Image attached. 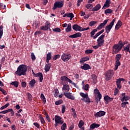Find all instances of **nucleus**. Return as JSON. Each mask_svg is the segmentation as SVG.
<instances>
[{"label": "nucleus", "instance_id": "nucleus-39", "mask_svg": "<svg viewBox=\"0 0 130 130\" xmlns=\"http://www.w3.org/2000/svg\"><path fill=\"white\" fill-rule=\"evenodd\" d=\"M113 11L112 9H108L105 11V14L107 15V14H112Z\"/></svg>", "mask_w": 130, "mask_h": 130}, {"label": "nucleus", "instance_id": "nucleus-1", "mask_svg": "<svg viewBox=\"0 0 130 130\" xmlns=\"http://www.w3.org/2000/svg\"><path fill=\"white\" fill-rule=\"evenodd\" d=\"M27 72V66L25 64L20 65L17 71L15 72V74L20 77V76H25Z\"/></svg>", "mask_w": 130, "mask_h": 130}, {"label": "nucleus", "instance_id": "nucleus-31", "mask_svg": "<svg viewBox=\"0 0 130 130\" xmlns=\"http://www.w3.org/2000/svg\"><path fill=\"white\" fill-rule=\"evenodd\" d=\"M104 31H105L104 29H102V30H101L100 31L98 32L96 34H95L93 36V39H96V38H97V37H98V36H100V35H101V34H102V33H103L104 32Z\"/></svg>", "mask_w": 130, "mask_h": 130}, {"label": "nucleus", "instance_id": "nucleus-28", "mask_svg": "<svg viewBox=\"0 0 130 130\" xmlns=\"http://www.w3.org/2000/svg\"><path fill=\"white\" fill-rule=\"evenodd\" d=\"M128 42L127 41H124L123 43L121 42V41H120L118 43L119 46H120V47L122 49V47L125 45V44H127Z\"/></svg>", "mask_w": 130, "mask_h": 130}, {"label": "nucleus", "instance_id": "nucleus-17", "mask_svg": "<svg viewBox=\"0 0 130 130\" xmlns=\"http://www.w3.org/2000/svg\"><path fill=\"white\" fill-rule=\"evenodd\" d=\"M72 29H73V30L75 31H79L80 32L81 29H82V27L75 23L73 25Z\"/></svg>", "mask_w": 130, "mask_h": 130}, {"label": "nucleus", "instance_id": "nucleus-2", "mask_svg": "<svg viewBox=\"0 0 130 130\" xmlns=\"http://www.w3.org/2000/svg\"><path fill=\"white\" fill-rule=\"evenodd\" d=\"M64 2L63 1H57L54 4V6L52 8L53 11L56 10V9H61L63 7Z\"/></svg>", "mask_w": 130, "mask_h": 130}, {"label": "nucleus", "instance_id": "nucleus-23", "mask_svg": "<svg viewBox=\"0 0 130 130\" xmlns=\"http://www.w3.org/2000/svg\"><path fill=\"white\" fill-rule=\"evenodd\" d=\"M100 126V124L93 123L90 125V128L94 129V128H98Z\"/></svg>", "mask_w": 130, "mask_h": 130}, {"label": "nucleus", "instance_id": "nucleus-26", "mask_svg": "<svg viewBox=\"0 0 130 130\" xmlns=\"http://www.w3.org/2000/svg\"><path fill=\"white\" fill-rule=\"evenodd\" d=\"M110 6V0H106L105 3L104 5V6L103 7V9H106L107 8L109 7Z\"/></svg>", "mask_w": 130, "mask_h": 130}, {"label": "nucleus", "instance_id": "nucleus-8", "mask_svg": "<svg viewBox=\"0 0 130 130\" xmlns=\"http://www.w3.org/2000/svg\"><path fill=\"white\" fill-rule=\"evenodd\" d=\"M71 54L70 53H63L61 55V59L63 61H68L71 59Z\"/></svg>", "mask_w": 130, "mask_h": 130}, {"label": "nucleus", "instance_id": "nucleus-22", "mask_svg": "<svg viewBox=\"0 0 130 130\" xmlns=\"http://www.w3.org/2000/svg\"><path fill=\"white\" fill-rule=\"evenodd\" d=\"M101 9V5L100 4L96 5L92 9V12H95L97 11H99V10Z\"/></svg>", "mask_w": 130, "mask_h": 130}, {"label": "nucleus", "instance_id": "nucleus-13", "mask_svg": "<svg viewBox=\"0 0 130 130\" xmlns=\"http://www.w3.org/2000/svg\"><path fill=\"white\" fill-rule=\"evenodd\" d=\"M106 114V112H105V111H100L94 114V116H95V117H102V116H104Z\"/></svg>", "mask_w": 130, "mask_h": 130}, {"label": "nucleus", "instance_id": "nucleus-46", "mask_svg": "<svg viewBox=\"0 0 130 130\" xmlns=\"http://www.w3.org/2000/svg\"><path fill=\"white\" fill-rule=\"evenodd\" d=\"M85 8L87 9H93V4H88L85 6Z\"/></svg>", "mask_w": 130, "mask_h": 130}, {"label": "nucleus", "instance_id": "nucleus-6", "mask_svg": "<svg viewBox=\"0 0 130 130\" xmlns=\"http://www.w3.org/2000/svg\"><path fill=\"white\" fill-rule=\"evenodd\" d=\"M115 22V18L113 19L112 22H111L109 25L106 26L105 28L106 33H107V34H109V32H110L111 29H112V27H113V25H114Z\"/></svg>", "mask_w": 130, "mask_h": 130}, {"label": "nucleus", "instance_id": "nucleus-57", "mask_svg": "<svg viewBox=\"0 0 130 130\" xmlns=\"http://www.w3.org/2000/svg\"><path fill=\"white\" fill-rule=\"evenodd\" d=\"M92 52H93V50H91V49H87V50H86L85 51V53L86 54H89V53H92Z\"/></svg>", "mask_w": 130, "mask_h": 130}, {"label": "nucleus", "instance_id": "nucleus-52", "mask_svg": "<svg viewBox=\"0 0 130 130\" xmlns=\"http://www.w3.org/2000/svg\"><path fill=\"white\" fill-rule=\"evenodd\" d=\"M60 57V55L59 54H57L56 55H54L53 57V60H56V59L59 58Z\"/></svg>", "mask_w": 130, "mask_h": 130}, {"label": "nucleus", "instance_id": "nucleus-45", "mask_svg": "<svg viewBox=\"0 0 130 130\" xmlns=\"http://www.w3.org/2000/svg\"><path fill=\"white\" fill-rule=\"evenodd\" d=\"M84 124H85V122H84V121H83V120H81L79 122L78 127H82V126H83Z\"/></svg>", "mask_w": 130, "mask_h": 130}, {"label": "nucleus", "instance_id": "nucleus-38", "mask_svg": "<svg viewBox=\"0 0 130 130\" xmlns=\"http://www.w3.org/2000/svg\"><path fill=\"white\" fill-rule=\"evenodd\" d=\"M3 34H4V26L1 25L0 26V39H2Z\"/></svg>", "mask_w": 130, "mask_h": 130}, {"label": "nucleus", "instance_id": "nucleus-7", "mask_svg": "<svg viewBox=\"0 0 130 130\" xmlns=\"http://www.w3.org/2000/svg\"><path fill=\"white\" fill-rule=\"evenodd\" d=\"M113 54H116L121 50V48L118 44H114L113 46Z\"/></svg>", "mask_w": 130, "mask_h": 130}, {"label": "nucleus", "instance_id": "nucleus-37", "mask_svg": "<svg viewBox=\"0 0 130 130\" xmlns=\"http://www.w3.org/2000/svg\"><path fill=\"white\" fill-rule=\"evenodd\" d=\"M40 98L41 99H42L43 102H44V104H45V103H46V98H45V96H44L43 93L41 94Z\"/></svg>", "mask_w": 130, "mask_h": 130}, {"label": "nucleus", "instance_id": "nucleus-64", "mask_svg": "<svg viewBox=\"0 0 130 130\" xmlns=\"http://www.w3.org/2000/svg\"><path fill=\"white\" fill-rule=\"evenodd\" d=\"M0 8H1L2 10H5V9H6V5L4 6V4L0 3Z\"/></svg>", "mask_w": 130, "mask_h": 130}, {"label": "nucleus", "instance_id": "nucleus-40", "mask_svg": "<svg viewBox=\"0 0 130 130\" xmlns=\"http://www.w3.org/2000/svg\"><path fill=\"white\" fill-rule=\"evenodd\" d=\"M52 30L54 32H56L57 33H60L61 32V29H60L59 27H56L55 28H53Z\"/></svg>", "mask_w": 130, "mask_h": 130}, {"label": "nucleus", "instance_id": "nucleus-33", "mask_svg": "<svg viewBox=\"0 0 130 130\" xmlns=\"http://www.w3.org/2000/svg\"><path fill=\"white\" fill-rule=\"evenodd\" d=\"M10 85H12V86H14L15 88H18V87H19V82L18 81L12 82L11 83H10Z\"/></svg>", "mask_w": 130, "mask_h": 130}, {"label": "nucleus", "instance_id": "nucleus-30", "mask_svg": "<svg viewBox=\"0 0 130 130\" xmlns=\"http://www.w3.org/2000/svg\"><path fill=\"white\" fill-rule=\"evenodd\" d=\"M120 66V61L119 60H116L115 61V68L114 70L115 71H116L117 69H118V67Z\"/></svg>", "mask_w": 130, "mask_h": 130}, {"label": "nucleus", "instance_id": "nucleus-50", "mask_svg": "<svg viewBox=\"0 0 130 130\" xmlns=\"http://www.w3.org/2000/svg\"><path fill=\"white\" fill-rule=\"evenodd\" d=\"M68 79L69 78H68L67 76H61L60 77L61 81H65V82H67Z\"/></svg>", "mask_w": 130, "mask_h": 130}, {"label": "nucleus", "instance_id": "nucleus-16", "mask_svg": "<svg viewBox=\"0 0 130 130\" xmlns=\"http://www.w3.org/2000/svg\"><path fill=\"white\" fill-rule=\"evenodd\" d=\"M82 36V33L81 32H76V34L70 35L69 38H79Z\"/></svg>", "mask_w": 130, "mask_h": 130}, {"label": "nucleus", "instance_id": "nucleus-42", "mask_svg": "<svg viewBox=\"0 0 130 130\" xmlns=\"http://www.w3.org/2000/svg\"><path fill=\"white\" fill-rule=\"evenodd\" d=\"M62 103H63V101H62V100H59L55 102V105H60V104H62Z\"/></svg>", "mask_w": 130, "mask_h": 130}, {"label": "nucleus", "instance_id": "nucleus-49", "mask_svg": "<svg viewBox=\"0 0 130 130\" xmlns=\"http://www.w3.org/2000/svg\"><path fill=\"white\" fill-rule=\"evenodd\" d=\"M45 27L47 30H48L50 27V23L48 22V21H47L45 24Z\"/></svg>", "mask_w": 130, "mask_h": 130}, {"label": "nucleus", "instance_id": "nucleus-58", "mask_svg": "<svg viewBox=\"0 0 130 130\" xmlns=\"http://www.w3.org/2000/svg\"><path fill=\"white\" fill-rule=\"evenodd\" d=\"M82 89L85 91H88L89 90V84H86L84 87H82Z\"/></svg>", "mask_w": 130, "mask_h": 130}, {"label": "nucleus", "instance_id": "nucleus-48", "mask_svg": "<svg viewBox=\"0 0 130 130\" xmlns=\"http://www.w3.org/2000/svg\"><path fill=\"white\" fill-rule=\"evenodd\" d=\"M51 57H52V53L51 52H50V53H48L47 54V56H46V58L47 59H51Z\"/></svg>", "mask_w": 130, "mask_h": 130}, {"label": "nucleus", "instance_id": "nucleus-43", "mask_svg": "<svg viewBox=\"0 0 130 130\" xmlns=\"http://www.w3.org/2000/svg\"><path fill=\"white\" fill-rule=\"evenodd\" d=\"M67 82H69V83H70V84H72V85H73V86L75 88H77V84H76V83H75V82H73L72 80H71L70 79L68 78V79Z\"/></svg>", "mask_w": 130, "mask_h": 130}, {"label": "nucleus", "instance_id": "nucleus-18", "mask_svg": "<svg viewBox=\"0 0 130 130\" xmlns=\"http://www.w3.org/2000/svg\"><path fill=\"white\" fill-rule=\"evenodd\" d=\"M94 94H98L97 97L100 99V100H101V99L102 98V95L100 93V91H99V90H98V88H96L93 91Z\"/></svg>", "mask_w": 130, "mask_h": 130}, {"label": "nucleus", "instance_id": "nucleus-56", "mask_svg": "<svg viewBox=\"0 0 130 130\" xmlns=\"http://www.w3.org/2000/svg\"><path fill=\"white\" fill-rule=\"evenodd\" d=\"M45 114H46V119L49 122H50L51 120H50V117H49V115L45 112Z\"/></svg>", "mask_w": 130, "mask_h": 130}, {"label": "nucleus", "instance_id": "nucleus-21", "mask_svg": "<svg viewBox=\"0 0 130 130\" xmlns=\"http://www.w3.org/2000/svg\"><path fill=\"white\" fill-rule=\"evenodd\" d=\"M121 26H122V22H121V21L119 20L118 21L117 24L115 25V30H118V29L120 28Z\"/></svg>", "mask_w": 130, "mask_h": 130}, {"label": "nucleus", "instance_id": "nucleus-44", "mask_svg": "<svg viewBox=\"0 0 130 130\" xmlns=\"http://www.w3.org/2000/svg\"><path fill=\"white\" fill-rule=\"evenodd\" d=\"M98 30L97 29H93L90 32V37H93L95 35V32H97Z\"/></svg>", "mask_w": 130, "mask_h": 130}, {"label": "nucleus", "instance_id": "nucleus-63", "mask_svg": "<svg viewBox=\"0 0 130 130\" xmlns=\"http://www.w3.org/2000/svg\"><path fill=\"white\" fill-rule=\"evenodd\" d=\"M27 97H28V100H29V101L32 100V95L31 94V93H28Z\"/></svg>", "mask_w": 130, "mask_h": 130}, {"label": "nucleus", "instance_id": "nucleus-62", "mask_svg": "<svg viewBox=\"0 0 130 130\" xmlns=\"http://www.w3.org/2000/svg\"><path fill=\"white\" fill-rule=\"evenodd\" d=\"M40 120L41 121V123H45V121L44 120V118H43L42 116H40Z\"/></svg>", "mask_w": 130, "mask_h": 130}, {"label": "nucleus", "instance_id": "nucleus-41", "mask_svg": "<svg viewBox=\"0 0 130 130\" xmlns=\"http://www.w3.org/2000/svg\"><path fill=\"white\" fill-rule=\"evenodd\" d=\"M10 106V103H7L4 106H2L0 108V110H4V109H6V108H7V107H9Z\"/></svg>", "mask_w": 130, "mask_h": 130}, {"label": "nucleus", "instance_id": "nucleus-53", "mask_svg": "<svg viewBox=\"0 0 130 130\" xmlns=\"http://www.w3.org/2000/svg\"><path fill=\"white\" fill-rule=\"evenodd\" d=\"M0 91L2 92L4 94V95H7L8 94L7 91L5 90V89H4L3 87H0Z\"/></svg>", "mask_w": 130, "mask_h": 130}, {"label": "nucleus", "instance_id": "nucleus-47", "mask_svg": "<svg viewBox=\"0 0 130 130\" xmlns=\"http://www.w3.org/2000/svg\"><path fill=\"white\" fill-rule=\"evenodd\" d=\"M120 58H121V54H118L116 55L115 60H120Z\"/></svg>", "mask_w": 130, "mask_h": 130}, {"label": "nucleus", "instance_id": "nucleus-29", "mask_svg": "<svg viewBox=\"0 0 130 130\" xmlns=\"http://www.w3.org/2000/svg\"><path fill=\"white\" fill-rule=\"evenodd\" d=\"M91 80L93 81L94 84H96L97 83V76L95 74H92L91 75Z\"/></svg>", "mask_w": 130, "mask_h": 130}, {"label": "nucleus", "instance_id": "nucleus-32", "mask_svg": "<svg viewBox=\"0 0 130 130\" xmlns=\"http://www.w3.org/2000/svg\"><path fill=\"white\" fill-rule=\"evenodd\" d=\"M72 31V25L71 23L68 24V27L66 28V32H71Z\"/></svg>", "mask_w": 130, "mask_h": 130}, {"label": "nucleus", "instance_id": "nucleus-3", "mask_svg": "<svg viewBox=\"0 0 130 130\" xmlns=\"http://www.w3.org/2000/svg\"><path fill=\"white\" fill-rule=\"evenodd\" d=\"M113 75H114V72L113 70H109L108 71L106 74L105 78L106 81H109V80H111L112 77H113Z\"/></svg>", "mask_w": 130, "mask_h": 130}, {"label": "nucleus", "instance_id": "nucleus-61", "mask_svg": "<svg viewBox=\"0 0 130 130\" xmlns=\"http://www.w3.org/2000/svg\"><path fill=\"white\" fill-rule=\"evenodd\" d=\"M66 112V106L62 105V110H61V113H64Z\"/></svg>", "mask_w": 130, "mask_h": 130}, {"label": "nucleus", "instance_id": "nucleus-55", "mask_svg": "<svg viewBox=\"0 0 130 130\" xmlns=\"http://www.w3.org/2000/svg\"><path fill=\"white\" fill-rule=\"evenodd\" d=\"M128 104V102H123L121 104V107H122L123 108H124V107H125V105Z\"/></svg>", "mask_w": 130, "mask_h": 130}, {"label": "nucleus", "instance_id": "nucleus-59", "mask_svg": "<svg viewBox=\"0 0 130 130\" xmlns=\"http://www.w3.org/2000/svg\"><path fill=\"white\" fill-rule=\"evenodd\" d=\"M123 49L125 51V52H128L130 50L129 47L127 46L125 47H123Z\"/></svg>", "mask_w": 130, "mask_h": 130}, {"label": "nucleus", "instance_id": "nucleus-20", "mask_svg": "<svg viewBox=\"0 0 130 130\" xmlns=\"http://www.w3.org/2000/svg\"><path fill=\"white\" fill-rule=\"evenodd\" d=\"M62 91H66V92H69L70 91V85L68 84H63L62 87Z\"/></svg>", "mask_w": 130, "mask_h": 130}, {"label": "nucleus", "instance_id": "nucleus-15", "mask_svg": "<svg viewBox=\"0 0 130 130\" xmlns=\"http://www.w3.org/2000/svg\"><path fill=\"white\" fill-rule=\"evenodd\" d=\"M82 70H84L85 71H87L88 70H91V68L90 65L87 63H84L83 66L80 67Z\"/></svg>", "mask_w": 130, "mask_h": 130}, {"label": "nucleus", "instance_id": "nucleus-27", "mask_svg": "<svg viewBox=\"0 0 130 130\" xmlns=\"http://www.w3.org/2000/svg\"><path fill=\"white\" fill-rule=\"evenodd\" d=\"M36 84V80L35 79H32L29 83V87L33 88Z\"/></svg>", "mask_w": 130, "mask_h": 130}, {"label": "nucleus", "instance_id": "nucleus-35", "mask_svg": "<svg viewBox=\"0 0 130 130\" xmlns=\"http://www.w3.org/2000/svg\"><path fill=\"white\" fill-rule=\"evenodd\" d=\"M74 15V14L73 13H69L65 14L63 17V18H66V17H68V18H71V17H73Z\"/></svg>", "mask_w": 130, "mask_h": 130}, {"label": "nucleus", "instance_id": "nucleus-60", "mask_svg": "<svg viewBox=\"0 0 130 130\" xmlns=\"http://www.w3.org/2000/svg\"><path fill=\"white\" fill-rule=\"evenodd\" d=\"M31 57L32 60H35V59H36V57H35V55L34 54V53H31Z\"/></svg>", "mask_w": 130, "mask_h": 130}, {"label": "nucleus", "instance_id": "nucleus-34", "mask_svg": "<svg viewBox=\"0 0 130 130\" xmlns=\"http://www.w3.org/2000/svg\"><path fill=\"white\" fill-rule=\"evenodd\" d=\"M32 26L35 27L36 29H37V28H39L40 25H39V22L38 21H35L34 22Z\"/></svg>", "mask_w": 130, "mask_h": 130}, {"label": "nucleus", "instance_id": "nucleus-11", "mask_svg": "<svg viewBox=\"0 0 130 130\" xmlns=\"http://www.w3.org/2000/svg\"><path fill=\"white\" fill-rule=\"evenodd\" d=\"M109 21V19H106L104 21L103 23H101L97 27L96 29L98 30H101L102 28H103L106 24H107V22Z\"/></svg>", "mask_w": 130, "mask_h": 130}, {"label": "nucleus", "instance_id": "nucleus-12", "mask_svg": "<svg viewBox=\"0 0 130 130\" xmlns=\"http://www.w3.org/2000/svg\"><path fill=\"white\" fill-rule=\"evenodd\" d=\"M121 96L123 98H120V100L121 102H124V101H127L129 100V96L125 95V93H123L121 94Z\"/></svg>", "mask_w": 130, "mask_h": 130}, {"label": "nucleus", "instance_id": "nucleus-51", "mask_svg": "<svg viewBox=\"0 0 130 130\" xmlns=\"http://www.w3.org/2000/svg\"><path fill=\"white\" fill-rule=\"evenodd\" d=\"M96 23H97L96 21H92L89 22V26H90V27H92V26H94V25H95V24Z\"/></svg>", "mask_w": 130, "mask_h": 130}, {"label": "nucleus", "instance_id": "nucleus-4", "mask_svg": "<svg viewBox=\"0 0 130 130\" xmlns=\"http://www.w3.org/2000/svg\"><path fill=\"white\" fill-rule=\"evenodd\" d=\"M80 95L81 97L83 98V99H81L82 101L87 103H91V101H90V98H89L88 94H85L84 92H80Z\"/></svg>", "mask_w": 130, "mask_h": 130}, {"label": "nucleus", "instance_id": "nucleus-25", "mask_svg": "<svg viewBox=\"0 0 130 130\" xmlns=\"http://www.w3.org/2000/svg\"><path fill=\"white\" fill-rule=\"evenodd\" d=\"M36 77H38V78H39L40 82H42V81H43V74H42V73H38L37 74Z\"/></svg>", "mask_w": 130, "mask_h": 130}, {"label": "nucleus", "instance_id": "nucleus-5", "mask_svg": "<svg viewBox=\"0 0 130 130\" xmlns=\"http://www.w3.org/2000/svg\"><path fill=\"white\" fill-rule=\"evenodd\" d=\"M104 38H105V35H102L99 37L97 40L98 45L101 47L104 45Z\"/></svg>", "mask_w": 130, "mask_h": 130}, {"label": "nucleus", "instance_id": "nucleus-14", "mask_svg": "<svg viewBox=\"0 0 130 130\" xmlns=\"http://www.w3.org/2000/svg\"><path fill=\"white\" fill-rule=\"evenodd\" d=\"M122 81H124V79L119 78L118 79H117V81H116V84L117 85V87L118 89H121V85L120 84H121Z\"/></svg>", "mask_w": 130, "mask_h": 130}, {"label": "nucleus", "instance_id": "nucleus-19", "mask_svg": "<svg viewBox=\"0 0 130 130\" xmlns=\"http://www.w3.org/2000/svg\"><path fill=\"white\" fill-rule=\"evenodd\" d=\"M104 99L105 101H106V104H108L109 102H111V101H112V100H113V98H111L108 95H106L105 96H104Z\"/></svg>", "mask_w": 130, "mask_h": 130}, {"label": "nucleus", "instance_id": "nucleus-54", "mask_svg": "<svg viewBox=\"0 0 130 130\" xmlns=\"http://www.w3.org/2000/svg\"><path fill=\"white\" fill-rule=\"evenodd\" d=\"M66 128H67V123H63L62 125L61 126V129L66 130Z\"/></svg>", "mask_w": 130, "mask_h": 130}, {"label": "nucleus", "instance_id": "nucleus-10", "mask_svg": "<svg viewBox=\"0 0 130 130\" xmlns=\"http://www.w3.org/2000/svg\"><path fill=\"white\" fill-rule=\"evenodd\" d=\"M62 118L58 115L55 116V122L59 123V124H62L63 123V120H61Z\"/></svg>", "mask_w": 130, "mask_h": 130}, {"label": "nucleus", "instance_id": "nucleus-24", "mask_svg": "<svg viewBox=\"0 0 130 130\" xmlns=\"http://www.w3.org/2000/svg\"><path fill=\"white\" fill-rule=\"evenodd\" d=\"M51 68V63H48L47 64H46L45 67V72H49V70H50V68Z\"/></svg>", "mask_w": 130, "mask_h": 130}, {"label": "nucleus", "instance_id": "nucleus-9", "mask_svg": "<svg viewBox=\"0 0 130 130\" xmlns=\"http://www.w3.org/2000/svg\"><path fill=\"white\" fill-rule=\"evenodd\" d=\"M63 95L68 98V99H71V100H75V96L72 95V93L69 92H63Z\"/></svg>", "mask_w": 130, "mask_h": 130}, {"label": "nucleus", "instance_id": "nucleus-36", "mask_svg": "<svg viewBox=\"0 0 130 130\" xmlns=\"http://www.w3.org/2000/svg\"><path fill=\"white\" fill-rule=\"evenodd\" d=\"M58 94H59V91L57 88H56L54 89V96L55 97V98H57L58 97Z\"/></svg>", "mask_w": 130, "mask_h": 130}]
</instances>
